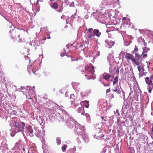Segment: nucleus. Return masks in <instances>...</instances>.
<instances>
[{"label":"nucleus","instance_id":"58836bf2","mask_svg":"<svg viewBox=\"0 0 153 153\" xmlns=\"http://www.w3.org/2000/svg\"><path fill=\"white\" fill-rule=\"evenodd\" d=\"M64 17V15H63L62 16H61V18L62 19H63Z\"/></svg>","mask_w":153,"mask_h":153},{"label":"nucleus","instance_id":"c9c22d12","mask_svg":"<svg viewBox=\"0 0 153 153\" xmlns=\"http://www.w3.org/2000/svg\"><path fill=\"white\" fill-rule=\"evenodd\" d=\"M123 20H126V18L125 17H124L122 19Z\"/></svg>","mask_w":153,"mask_h":153},{"label":"nucleus","instance_id":"f8f14e48","mask_svg":"<svg viewBox=\"0 0 153 153\" xmlns=\"http://www.w3.org/2000/svg\"><path fill=\"white\" fill-rule=\"evenodd\" d=\"M112 90L113 91L116 92L118 94H119L120 93V91L119 88H118L117 87H115V89H112Z\"/></svg>","mask_w":153,"mask_h":153},{"label":"nucleus","instance_id":"39448f33","mask_svg":"<svg viewBox=\"0 0 153 153\" xmlns=\"http://www.w3.org/2000/svg\"><path fill=\"white\" fill-rule=\"evenodd\" d=\"M15 126L16 127L15 129L17 131H16V132H19L23 130L22 127V126L21 124H19L16 122H15Z\"/></svg>","mask_w":153,"mask_h":153},{"label":"nucleus","instance_id":"f704fd0d","mask_svg":"<svg viewBox=\"0 0 153 153\" xmlns=\"http://www.w3.org/2000/svg\"><path fill=\"white\" fill-rule=\"evenodd\" d=\"M75 16H76V13H74V14L72 15L71 16V17H74Z\"/></svg>","mask_w":153,"mask_h":153},{"label":"nucleus","instance_id":"a211bd4d","mask_svg":"<svg viewBox=\"0 0 153 153\" xmlns=\"http://www.w3.org/2000/svg\"><path fill=\"white\" fill-rule=\"evenodd\" d=\"M138 48L137 46H136V45L135 46V48L134 50L131 52L132 53H137L138 51Z\"/></svg>","mask_w":153,"mask_h":153},{"label":"nucleus","instance_id":"f257e3e1","mask_svg":"<svg viewBox=\"0 0 153 153\" xmlns=\"http://www.w3.org/2000/svg\"><path fill=\"white\" fill-rule=\"evenodd\" d=\"M145 81L146 83L148 85L149 89L148 91L151 93L152 90L153 89V74L151 75L149 77H147L145 78Z\"/></svg>","mask_w":153,"mask_h":153},{"label":"nucleus","instance_id":"4be33fe9","mask_svg":"<svg viewBox=\"0 0 153 153\" xmlns=\"http://www.w3.org/2000/svg\"><path fill=\"white\" fill-rule=\"evenodd\" d=\"M137 69L138 71H139L140 72L141 69H142L143 71H144V69L143 67H141L140 66H138L137 67Z\"/></svg>","mask_w":153,"mask_h":153},{"label":"nucleus","instance_id":"473e14b6","mask_svg":"<svg viewBox=\"0 0 153 153\" xmlns=\"http://www.w3.org/2000/svg\"><path fill=\"white\" fill-rule=\"evenodd\" d=\"M32 71V72H33V73L34 74H36V71H35V70H33Z\"/></svg>","mask_w":153,"mask_h":153},{"label":"nucleus","instance_id":"cd10ccee","mask_svg":"<svg viewBox=\"0 0 153 153\" xmlns=\"http://www.w3.org/2000/svg\"><path fill=\"white\" fill-rule=\"evenodd\" d=\"M50 38H51V37H50V36L49 35L47 34L46 36V38H47L48 39H50Z\"/></svg>","mask_w":153,"mask_h":153},{"label":"nucleus","instance_id":"aec40b11","mask_svg":"<svg viewBox=\"0 0 153 153\" xmlns=\"http://www.w3.org/2000/svg\"><path fill=\"white\" fill-rule=\"evenodd\" d=\"M68 146L65 144L63 145L62 147V152H64L66 148H67Z\"/></svg>","mask_w":153,"mask_h":153},{"label":"nucleus","instance_id":"f03ea898","mask_svg":"<svg viewBox=\"0 0 153 153\" xmlns=\"http://www.w3.org/2000/svg\"><path fill=\"white\" fill-rule=\"evenodd\" d=\"M93 29L90 28L87 29V39L88 41H92L95 39V35L93 33Z\"/></svg>","mask_w":153,"mask_h":153},{"label":"nucleus","instance_id":"49530a36","mask_svg":"<svg viewBox=\"0 0 153 153\" xmlns=\"http://www.w3.org/2000/svg\"><path fill=\"white\" fill-rule=\"evenodd\" d=\"M29 99H32V98H31V97H30V98H29Z\"/></svg>","mask_w":153,"mask_h":153},{"label":"nucleus","instance_id":"a878e982","mask_svg":"<svg viewBox=\"0 0 153 153\" xmlns=\"http://www.w3.org/2000/svg\"><path fill=\"white\" fill-rule=\"evenodd\" d=\"M22 128L23 129L24 128V127L25 125V123L23 122H22Z\"/></svg>","mask_w":153,"mask_h":153},{"label":"nucleus","instance_id":"ea45409f","mask_svg":"<svg viewBox=\"0 0 153 153\" xmlns=\"http://www.w3.org/2000/svg\"><path fill=\"white\" fill-rule=\"evenodd\" d=\"M108 32L109 31H108V30H106V32H107L108 33Z\"/></svg>","mask_w":153,"mask_h":153},{"label":"nucleus","instance_id":"423d86ee","mask_svg":"<svg viewBox=\"0 0 153 153\" xmlns=\"http://www.w3.org/2000/svg\"><path fill=\"white\" fill-rule=\"evenodd\" d=\"M125 58L127 60H128L129 59H131L132 62L134 60L133 59H134V58L133 55L128 53L126 54V55L125 56Z\"/></svg>","mask_w":153,"mask_h":153},{"label":"nucleus","instance_id":"393cba45","mask_svg":"<svg viewBox=\"0 0 153 153\" xmlns=\"http://www.w3.org/2000/svg\"><path fill=\"white\" fill-rule=\"evenodd\" d=\"M24 39H22V38L19 39L18 41V42L19 43L22 42H23Z\"/></svg>","mask_w":153,"mask_h":153},{"label":"nucleus","instance_id":"412c9836","mask_svg":"<svg viewBox=\"0 0 153 153\" xmlns=\"http://www.w3.org/2000/svg\"><path fill=\"white\" fill-rule=\"evenodd\" d=\"M134 53L135 57L137 58V59H139V58L141 57V55H140L139 54L137 53Z\"/></svg>","mask_w":153,"mask_h":153},{"label":"nucleus","instance_id":"20e7f679","mask_svg":"<svg viewBox=\"0 0 153 153\" xmlns=\"http://www.w3.org/2000/svg\"><path fill=\"white\" fill-rule=\"evenodd\" d=\"M26 132L30 137H32L33 136V128L31 126H26Z\"/></svg>","mask_w":153,"mask_h":153},{"label":"nucleus","instance_id":"c756f323","mask_svg":"<svg viewBox=\"0 0 153 153\" xmlns=\"http://www.w3.org/2000/svg\"><path fill=\"white\" fill-rule=\"evenodd\" d=\"M63 7H62L60 10L59 9L58 11L59 13L62 12V10H63Z\"/></svg>","mask_w":153,"mask_h":153},{"label":"nucleus","instance_id":"4468645a","mask_svg":"<svg viewBox=\"0 0 153 153\" xmlns=\"http://www.w3.org/2000/svg\"><path fill=\"white\" fill-rule=\"evenodd\" d=\"M17 32V31H16L15 30H12V34L11 36V39H14L13 36L16 35V33Z\"/></svg>","mask_w":153,"mask_h":153},{"label":"nucleus","instance_id":"e433bc0d","mask_svg":"<svg viewBox=\"0 0 153 153\" xmlns=\"http://www.w3.org/2000/svg\"><path fill=\"white\" fill-rule=\"evenodd\" d=\"M114 98V94H112L111 95V98Z\"/></svg>","mask_w":153,"mask_h":153},{"label":"nucleus","instance_id":"6ab92c4d","mask_svg":"<svg viewBox=\"0 0 153 153\" xmlns=\"http://www.w3.org/2000/svg\"><path fill=\"white\" fill-rule=\"evenodd\" d=\"M134 60L132 61L133 62H134L135 64L137 65H139L140 63V62H138V61H137L134 58Z\"/></svg>","mask_w":153,"mask_h":153},{"label":"nucleus","instance_id":"6e6552de","mask_svg":"<svg viewBox=\"0 0 153 153\" xmlns=\"http://www.w3.org/2000/svg\"><path fill=\"white\" fill-rule=\"evenodd\" d=\"M93 33L95 36H96L98 37L100 36L101 34V32H100L99 30L97 29L93 30Z\"/></svg>","mask_w":153,"mask_h":153},{"label":"nucleus","instance_id":"0eeeda50","mask_svg":"<svg viewBox=\"0 0 153 153\" xmlns=\"http://www.w3.org/2000/svg\"><path fill=\"white\" fill-rule=\"evenodd\" d=\"M111 75L109 73H104L103 74V79L106 80H108L111 77Z\"/></svg>","mask_w":153,"mask_h":153},{"label":"nucleus","instance_id":"b1692460","mask_svg":"<svg viewBox=\"0 0 153 153\" xmlns=\"http://www.w3.org/2000/svg\"><path fill=\"white\" fill-rule=\"evenodd\" d=\"M85 142L86 143H88L89 142V140L88 138V137H87L86 139H85L84 140Z\"/></svg>","mask_w":153,"mask_h":153},{"label":"nucleus","instance_id":"7c9ffc66","mask_svg":"<svg viewBox=\"0 0 153 153\" xmlns=\"http://www.w3.org/2000/svg\"><path fill=\"white\" fill-rule=\"evenodd\" d=\"M82 102H86L87 104H89V101H88L85 100V101H82Z\"/></svg>","mask_w":153,"mask_h":153},{"label":"nucleus","instance_id":"79ce46f5","mask_svg":"<svg viewBox=\"0 0 153 153\" xmlns=\"http://www.w3.org/2000/svg\"><path fill=\"white\" fill-rule=\"evenodd\" d=\"M101 117L102 119H104V117Z\"/></svg>","mask_w":153,"mask_h":153},{"label":"nucleus","instance_id":"dca6fc26","mask_svg":"<svg viewBox=\"0 0 153 153\" xmlns=\"http://www.w3.org/2000/svg\"><path fill=\"white\" fill-rule=\"evenodd\" d=\"M149 50V48L145 47L143 48V53H147L148 51Z\"/></svg>","mask_w":153,"mask_h":153},{"label":"nucleus","instance_id":"5701e85b","mask_svg":"<svg viewBox=\"0 0 153 153\" xmlns=\"http://www.w3.org/2000/svg\"><path fill=\"white\" fill-rule=\"evenodd\" d=\"M143 53L141 55V56H142L143 57H145L146 58L147 57V54L146 53Z\"/></svg>","mask_w":153,"mask_h":153},{"label":"nucleus","instance_id":"c85d7f7f","mask_svg":"<svg viewBox=\"0 0 153 153\" xmlns=\"http://www.w3.org/2000/svg\"><path fill=\"white\" fill-rule=\"evenodd\" d=\"M103 84L105 86H109L110 85V84H105L104 83H103Z\"/></svg>","mask_w":153,"mask_h":153},{"label":"nucleus","instance_id":"2f4dec72","mask_svg":"<svg viewBox=\"0 0 153 153\" xmlns=\"http://www.w3.org/2000/svg\"><path fill=\"white\" fill-rule=\"evenodd\" d=\"M116 73H117L118 74L119 73V69H117V70L116 71Z\"/></svg>","mask_w":153,"mask_h":153},{"label":"nucleus","instance_id":"72a5a7b5","mask_svg":"<svg viewBox=\"0 0 153 153\" xmlns=\"http://www.w3.org/2000/svg\"><path fill=\"white\" fill-rule=\"evenodd\" d=\"M88 104L87 105H85V106L87 108H88L89 107V104Z\"/></svg>","mask_w":153,"mask_h":153},{"label":"nucleus","instance_id":"de8ad7c7","mask_svg":"<svg viewBox=\"0 0 153 153\" xmlns=\"http://www.w3.org/2000/svg\"><path fill=\"white\" fill-rule=\"evenodd\" d=\"M152 112H151V114L152 115Z\"/></svg>","mask_w":153,"mask_h":153},{"label":"nucleus","instance_id":"37998d69","mask_svg":"<svg viewBox=\"0 0 153 153\" xmlns=\"http://www.w3.org/2000/svg\"><path fill=\"white\" fill-rule=\"evenodd\" d=\"M152 131H153V127H152Z\"/></svg>","mask_w":153,"mask_h":153},{"label":"nucleus","instance_id":"8fccbe9b","mask_svg":"<svg viewBox=\"0 0 153 153\" xmlns=\"http://www.w3.org/2000/svg\"><path fill=\"white\" fill-rule=\"evenodd\" d=\"M104 121H106V120H104Z\"/></svg>","mask_w":153,"mask_h":153},{"label":"nucleus","instance_id":"c03bdc74","mask_svg":"<svg viewBox=\"0 0 153 153\" xmlns=\"http://www.w3.org/2000/svg\"><path fill=\"white\" fill-rule=\"evenodd\" d=\"M142 39V38L140 37V38H139V40H140V39Z\"/></svg>","mask_w":153,"mask_h":153},{"label":"nucleus","instance_id":"bb28decb","mask_svg":"<svg viewBox=\"0 0 153 153\" xmlns=\"http://www.w3.org/2000/svg\"><path fill=\"white\" fill-rule=\"evenodd\" d=\"M110 91H111V89H110V88H109V89H108L106 90V94H107L108 93L110 92Z\"/></svg>","mask_w":153,"mask_h":153},{"label":"nucleus","instance_id":"f3484780","mask_svg":"<svg viewBox=\"0 0 153 153\" xmlns=\"http://www.w3.org/2000/svg\"><path fill=\"white\" fill-rule=\"evenodd\" d=\"M65 59L67 61H72V59L71 56H66Z\"/></svg>","mask_w":153,"mask_h":153},{"label":"nucleus","instance_id":"7ed1b4c3","mask_svg":"<svg viewBox=\"0 0 153 153\" xmlns=\"http://www.w3.org/2000/svg\"><path fill=\"white\" fill-rule=\"evenodd\" d=\"M85 68L88 74L91 75L94 74V68L92 65H86L85 66Z\"/></svg>","mask_w":153,"mask_h":153},{"label":"nucleus","instance_id":"1a4fd4ad","mask_svg":"<svg viewBox=\"0 0 153 153\" xmlns=\"http://www.w3.org/2000/svg\"><path fill=\"white\" fill-rule=\"evenodd\" d=\"M78 112L82 115H84L85 111L83 107L81 106L79 107L78 109Z\"/></svg>","mask_w":153,"mask_h":153},{"label":"nucleus","instance_id":"2eb2a0df","mask_svg":"<svg viewBox=\"0 0 153 153\" xmlns=\"http://www.w3.org/2000/svg\"><path fill=\"white\" fill-rule=\"evenodd\" d=\"M81 134L82 135V137L84 140L88 137V136L86 135L85 134L84 132H82V133Z\"/></svg>","mask_w":153,"mask_h":153},{"label":"nucleus","instance_id":"9b49d317","mask_svg":"<svg viewBox=\"0 0 153 153\" xmlns=\"http://www.w3.org/2000/svg\"><path fill=\"white\" fill-rule=\"evenodd\" d=\"M51 6L52 8L56 9L58 8V3H53L51 5Z\"/></svg>","mask_w":153,"mask_h":153},{"label":"nucleus","instance_id":"4c0bfd02","mask_svg":"<svg viewBox=\"0 0 153 153\" xmlns=\"http://www.w3.org/2000/svg\"><path fill=\"white\" fill-rule=\"evenodd\" d=\"M48 73L46 72L45 73V76H47L48 75Z\"/></svg>","mask_w":153,"mask_h":153},{"label":"nucleus","instance_id":"a18cd8bd","mask_svg":"<svg viewBox=\"0 0 153 153\" xmlns=\"http://www.w3.org/2000/svg\"><path fill=\"white\" fill-rule=\"evenodd\" d=\"M18 37L19 38H20V36H18Z\"/></svg>","mask_w":153,"mask_h":153},{"label":"nucleus","instance_id":"09e8293b","mask_svg":"<svg viewBox=\"0 0 153 153\" xmlns=\"http://www.w3.org/2000/svg\"><path fill=\"white\" fill-rule=\"evenodd\" d=\"M11 32V30L10 31V32Z\"/></svg>","mask_w":153,"mask_h":153},{"label":"nucleus","instance_id":"a19ab883","mask_svg":"<svg viewBox=\"0 0 153 153\" xmlns=\"http://www.w3.org/2000/svg\"><path fill=\"white\" fill-rule=\"evenodd\" d=\"M55 0H50V1H54Z\"/></svg>","mask_w":153,"mask_h":153},{"label":"nucleus","instance_id":"9d476101","mask_svg":"<svg viewBox=\"0 0 153 153\" xmlns=\"http://www.w3.org/2000/svg\"><path fill=\"white\" fill-rule=\"evenodd\" d=\"M70 99L71 100V105L74 104V102H75L76 99L75 97L74 94H71L70 96Z\"/></svg>","mask_w":153,"mask_h":153},{"label":"nucleus","instance_id":"ddd939ff","mask_svg":"<svg viewBox=\"0 0 153 153\" xmlns=\"http://www.w3.org/2000/svg\"><path fill=\"white\" fill-rule=\"evenodd\" d=\"M118 81V76H116L114 79V80L113 82V85H114L115 84L117 83Z\"/></svg>","mask_w":153,"mask_h":153}]
</instances>
